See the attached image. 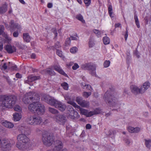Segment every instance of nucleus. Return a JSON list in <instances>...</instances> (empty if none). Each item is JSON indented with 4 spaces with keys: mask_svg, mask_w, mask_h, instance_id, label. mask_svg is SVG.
Here are the masks:
<instances>
[{
    "mask_svg": "<svg viewBox=\"0 0 151 151\" xmlns=\"http://www.w3.org/2000/svg\"><path fill=\"white\" fill-rule=\"evenodd\" d=\"M40 77L39 76H31L28 77V80L25 81V83H28L32 82L36 80L39 79Z\"/></svg>",
    "mask_w": 151,
    "mask_h": 151,
    "instance_id": "5701e85b",
    "label": "nucleus"
},
{
    "mask_svg": "<svg viewBox=\"0 0 151 151\" xmlns=\"http://www.w3.org/2000/svg\"><path fill=\"white\" fill-rule=\"evenodd\" d=\"M5 50L9 53H12L16 51V48L14 46L7 45L4 47Z\"/></svg>",
    "mask_w": 151,
    "mask_h": 151,
    "instance_id": "a211bd4d",
    "label": "nucleus"
},
{
    "mask_svg": "<svg viewBox=\"0 0 151 151\" xmlns=\"http://www.w3.org/2000/svg\"><path fill=\"white\" fill-rule=\"evenodd\" d=\"M13 120L15 122L19 121L22 118V116L21 114L17 113H14L13 114Z\"/></svg>",
    "mask_w": 151,
    "mask_h": 151,
    "instance_id": "4be33fe9",
    "label": "nucleus"
},
{
    "mask_svg": "<svg viewBox=\"0 0 151 151\" xmlns=\"http://www.w3.org/2000/svg\"><path fill=\"white\" fill-rule=\"evenodd\" d=\"M110 62L109 60H106L104 64V67L107 68L110 65Z\"/></svg>",
    "mask_w": 151,
    "mask_h": 151,
    "instance_id": "e433bc0d",
    "label": "nucleus"
},
{
    "mask_svg": "<svg viewBox=\"0 0 151 151\" xmlns=\"http://www.w3.org/2000/svg\"><path fill=\"white\" fill-rule=\"evenodd\" d=\"M78 38V37L77 35L74 36H71L70 38V40H77Z\"/></svg>",
    "mask_w": 151,
    "mask_h": 151,
    "instance_id": "79ce46f5",
    "label": "nucleus"
},
{
    "mask_svg": "<svg viewBox=\"0 0 151 151\" xmlns=\"http://www.w3.org/2000/svg\"><path fill=\"white\" fill-rule=\"evenodd\" d=\"M4 29V27L2 25L0 26V51L3 48V43H9L11 40V38L8 37L6 33L2 34Z\"/></svg>",
    "mask_w": 151,
    "mask_h": 151,
    "instance_id": "39448f33",
    "label": "nucleus"
},
{
    "mask_svg": "<svg viewBox=\"0 0 151 151\" xmlns=\"http://www.w3.org/2000/svg\"><path fill=\"white\" fill-rule=\"evenodd\" d=\"M47 6L49 8H51L52 6V4L51 3H49L48 4Z\"/></svg>",
    "mask_w": 151,
    "mask_h": 151,
    "instance_id": "5fc2aeb1",
    "label": "nucleus"
},
{
    "mask_svg": "<svg viewBox=\"0 0 151 151\" xmlns=\"http://www.w3.org/2000/svg\"><path fill=\"white\" fill-rule=\"evenodd\" d=\"M130 89L132 92L134 93H142L140 92L141 88H139L137 86L132 85L130 86Z\"/></svg>",
    "mask_w": 151,
    "mask_h": 151,
    "instance_id": "aec40b11",
    "label": "nucleus"
},
{
    "mask_svg": "<svg viewBox=\"0 0 151 151\" xmlns=\"http://www.w3.org/2000/svg\"><path fill=\"white\" fill-rule=\"evenodd\" d=\"M52 31L54 32L55 36H56L57 35L56 29L55 28H53L52 29Z\"/></svg>",
    "mask_w": 151,
    "mask_h": 151,
    "instance_id": "3c124183",
    "label": "nucleus"
},
{
    "mask_svg": "<svg viewBox=\"0 0 151 151\" xmlns=\"http://www.w3.org/2000/svg\"><path fill=\"white\" fill-rule=\"evenodd\" d=\"M19 33L15 31L13 34V36L15 37H17L18 36Z\"/></svg>",
    "mask_w": 151,
    "mask_h": 151,
    "instance_id": "8fccbe9b",
    "label": "nucleus"
},
{
    "mask_svg": "<svg viewBox=\"0 0 151 151\" xmlns=\"http://www.w3.org/2000/svg\"><path fill=\"white\" fill-rule=\"evenodd\" d=\"M55 146L53 150H49L47 151H59L63 148L62 142L59 140H57L55 142Z\"/></svg>",
    "mask_w": 151,
    "mask_h": 151,
    "instance_id": "4468645a",
    "label": "nucleus"
},
{
    "mask_svg": "<svg viewBox=\"0 0 151 151\" xmlns=\"http://www.w3.org/2000/svg\"><path fill=\"white\" fill-rule=\"evenodd\" d=\"M28 123L31 125H36L40 124L42 121L40 117H36L35 116H30L28 117L27 119Z\"/></svg>",
    "mask_w": 151,
    "mask_h": 151,
    "instance_id": "423d86ee",
    "label": "nucleus"
},
{
    "mask_svg": "<svg viewBox=\"0 0 151 151\" xmlns=\"http://www.w3.org/2000/svg\"><path fill=\"white\" fill-rule=\"evenodd\" d=\"M17 147L19 149L24 150L28 147L29 139L27 137L23 134H19L17 138Z\"/></svg>",
    "mask_w": 151,
    "mask_h": 151,
    "instance_id": "7ed1b4c3",
    "label": "nucleus"
},
{
    "mask_svg": "<svg viewBox=\"0 0 151 151\" xmlns=\"http://www.w3.org/2000/svg\"><path fill=\"white\" fill-rule=\"evenodd\" d=\"M128 37V33L127 32H126L125 34L124 35V38L126 41L127 40Z\"/></svg>",
    "mask_w": 151,
    "mask_h": 151,
    "instance_id": "4d7b16f0",
    "label": "nucleus"
},
{
    "mask_svg": "<svg viewBox=\"0 0 151 151\" xmlns=\"http://www.w3.org/2000/svg\"><path fill=\"white\" fill-rule=\"evenodd\" d=\"M61 86L65 90H68V85L66 82H64L61 83Z\"/></svg>",
    "mask_w": 151,
    "mask_h": 151,
    "instance_id": "473e14b6",
    "label": "nucleus"
},
{
    "mask_svg": "<svg viewBox=\"0 0 151 151\" xmlns=\"http://www.w3.org/2000/svg\"><path fill=\"white\" fill-rule=\"evenodd\" d=\"M150 83L148 81H147L143 83L140 88L141 93H145L150 88Z\"/></svg>",
    "mask_w": 151,
    "mask_h": 151,
    "instance_id": "2eb2a0df",
    "label": "nucleus"
},
{
    "mask_svg": "<svg viewBox=\"0 0 151 151\" xmlns=\"http://www.w3.org/2000/svg\"><path fill=\"white\" fill-rule=\"evenodd\" d=\"M66 118L62 115L55 116L53 118L54 121L60 124H63L65 121Z\"/></svg>",
    "mask_w": 151,
    "mask_h": 151,
    "instance_id": "ddd939ff",
    "label": "nucleus"
},
{
    "mask_svg": "<svg viewBox=\"0 0 151 151\" xmlns=\"http://www.w3.org/2000/svg\"><path fill=\"white\" fill-rule=\"evenodd\" d=\"M79 65L77 63H75L72 67L73 70H76L79 67Z\"/></svg>",
    "mask_w": 151,
    "mask_h": 151,
    "instance_id": "4c0bfd02",
    "label": "nucleus"
},
{
    "mask_svg": "<svg viewBox=\"0 0 151 151\" xmlns=\"http://www.w3.org/2000/svg\"><path fill=\"white\" fill-rule=\"evenodd\" d=\"M125 142L127 145H128L130 144L131 142V141L129 139H127L125 140Z\"/></svg>",
    "mask_w": 151,
    "mask_h": 151,
    "instance_id": "6e6d98bb",
    "label": "nucleus"
},
{
    "mask_svg": "<svg viewBox=\"0 0 151 151\" xmlns=\"http://www.w3.org/2000/svg\"><path fill=\"white\" fill-rule=\"evenodd\" d=\"M21 131L22 132H23L25 134H29L30 133V131H29V133H27V132H26V129L24 128V127H23V129H22V130H21Z\"/></svg>",
    "mask_w": 151,
    "mask_h": 151,
    "instance_id": "09e8293b",
    "label": "nucleus"
},
{
    "mask_svg": "<svg viewBox=\"0 0 151 151\" xmlns=\"http://www.w3.org/2000/svg\"><path fill=\"white\" fill-rule=\"evenodd\" d=\"M91 92L90 91L88 92H84L83 93V97L87 98L91 95Z\"/></svg>",
    "mask_w": 151,
    "mask_h": 151,
    "instance_id": "72a5a7b5",
    "label": "nucleus"
},
{
    "mask_svg": "<svg viewBox=\"0 0 151 151\" xmlns=\"http://www.w3.org/2000/svg\"><path fill=\"white\" fill-rule=\"evenodd\" d=\"M82 86L84 88H86V90H90L91 91L92 90L91 86L89 85L86 84L85 83H81Z\"/></svg>",
    "mask_w": 151,
    "mask_h": 151,
    "instance_id": "a878e982",
    "label": "nucleus"
},
{
    "mask_svg": "<svg viewBox=\"0 0 151 151\" xmlns=\"http://www.w3.org/2000/svg\"><path fill=\"white\" fill-rule=\"evenodd\" d=\"M84 3L86 6H88L91 3V0H84Z\"/></svg>",
    "mask_w": 151,
    "mask_h": 151,
    "instance_id": "37998d69",
    "label": "nucleus"
},
{
    "mask_svg": "<svg viewBox=\"0 0 151 151\" xmlns=\"http://www.w3.org/2000/svg\"><path fill=\"white\" fill-rule=\"evenodd\" d=\"M1 68L2 70H4L7 68V65L6 63H4L3 64L2 63L1 65Z\"/></svg>",
    "mask_w": 151,
    "mask_h": 151,
    "instance_id": "a19ab883",
    "label": "nucleus"
},
{
    "mask_svg": "<svg viewBox=\"0 0 151 151\" xmlns=\"http://www.w3.org/2000/svg\"><path fill=\"white\" fill-rule=\"evenodd\" d=\"M81 78L82 80L84 81H85L86 80L85 77L84 76H82Z\"/></svg>",
    "mask_w": 151,
    "mask_h": 151,
    "instance_id": "774afa93",
    "label": "nucleus"
},
{
    "mask_svg": "<svg viewBox=\"0 0 151 151\" xmlns=\"http://www.w3.org/2000/svg\"><path fill=\"white\" fill-rule=\"evenodd\" d=\"M112 97L111 96L109 98H106V102H108V104L110 105H113L115 103V100L114 99H112Z\"/></svg>",
    "mask_w": 151,
    "mask_h": 151,
    "instance_id": "393cba45",
    "label": "nucleus"
},
{
    "mask_svg": "<svg viewBox=\"0 0 151 151\" xmlns=\"http://www.w3.org/2000/svg\"><path fill=\"white\" fill-rule=\"evenodd\" d=\"M0 108L4 109V107L11 108L15 104L16 97L14 96H0Z\"/></svg>",
    "mask_w": 151,
    "mask_h": 151,
    "instance_id": "f03ea898",
    "label": "nucleus"
},
{
    "mask_svg": "<svg viewBox=\"0 0 151 151\" xmlns=\"http://www.w3.org/2000/svg\"><path fill=\"white\" fill-rule=\"evenodd\" d=\"M116 27H121V24L119 23L116 24L115 25Z\"/></svg>",
    "mask_w": 151,
    "mask_h": 151,
    "instance_id": "052dcab7",
    "label": "nucleus"
},
{
    "mask_svg": "<svg viewBox=\"0 0 151 151\" xmlns=\"http://www.w3.org/2000/svg\"><path fill=\"white\" fill-rule=\"evenodd\" d=\"M93 111V113H96V112L98 113H95V114H94L93 115H94V114H99L101 112V110L100 109L98 108V109H96L95 110H94L93 111Z\"/></svg>",
    "mask_w": 151,
    "mask_h": 151,
    "instance_id": "49530a36",
    "label": "nucleus"
},
{
    "mask_svg": "<svg viewBox=\"0 0 151 151\" xmlns=\"http://www.w3.org/2000/svg\"><path fill=\"white\" fill-rule=\"evenodd\" d=\"M16 77L17 78H20L22 77V76L18 73L16 74Z\"/></svg>",
    "mask_w": 151,
    "mask_h": 151,
    "instance_id": "bf43d9fd",
    "label": "nucleus"
},
{
    "mask_svg": "<svg viewBox=\"0 0 151 151\" xmlns=\"http://www.w3.org/2000/svg\"><path fill=\"white\" fill-rule=\"evenodd\" d=\"M78 51V48L75 47H73L71 48L70 50V52L73 54L76 53Z\"/></svg>",
    "mask_w": 151,
    "mask_h": 151,
    "instance_id": "2f4dec72",
    "label": "nucleus"
},
{
    "mask_svg": "<svg viewBox=\"0 0 151 151\" xmlns=\"http://www.w3.org/2000/svg\"><path fill=\"white\" fill-rule=\"evenodd\" d=\"M49 111L52 114H56L58 112V111L56 110L51 108H49Z\"/></svg>",
    "mask_w": 151,
    "mask_h": 151,
    "instance_id": "58836bf2",
    "label": "nucleus"
},
{
    "mask_svg": "<svg viewBox=\"0 0 151 151\" xmlns=\"http://www.w3.org/2000/svg\"><path fill=\"white\" fill-rule=\"evenodd\" d=\"M14 109L16 111L20 112L22 111L21 108L18 105H16Z\"/></svg>",
    "mask_w": 151,
    "mask_h": 151,
    "instance_id": "f704fd0d",
    "label": "nucleus"
},
{
    "mask_svg": "<svg viewBox=\"0 0 151 151\" xmlns=\"http://www.w3.org/2000/svg\"><path fill=\"white\" fill-rule=\"evenodd\" d=\"M136 24L137 27L138 28L140 27V24L139 23V22H137L135 23Z\"/></svg>",
    "mask_w": 151,
    "mask_h": 151,
    "instance_id": "69168bd1",
    "label": "nucleus"
},
{
    "mask_svg": "<svg viewBox=\"0 0 151 151\" xmlns=\"http://www.w3.org/2000/svg\"><path fill=\"white\" fill-rule=\"evenodd\" d=\"M94 45V44L92 42H90L89 43V46L90 47H92Z\"/></svg>",
    "mask_w": 151,
    "mask_h": 151,
    "instance_id": "680f3d73",
    "label": "nucleus"
},
{
    "mask_svg": "<svg viewBox=\"0 0 151 151\" xmlns=\"http://www.w3.org/2000/svg\"><path fill=\"white\" fill-rule=\"evenodd\" d=\"M76 18L77 19L81 22L82 23H85V21L83 19V17L81 15V14H79L76 15Z\"/></svg>",
    "mask_w": 151,
    "mask_h": 151,
    "instance_id": "7c9ffc66",
    "label": "nucleus"
},
{
    "mask_svg": "<svg viewBox=\"0 0 151 151\" xmlns=\"http://www.w3.org/2000/svg\"><path fill=\"white\" fill-rule=\"evenodd\" d=\"M42 140L43 143L47 146L51 145L53 142V137L52 136H48V135L44 134L43 135Z\"/></svg>",
    "mask_w": 151,
    "mask_h": 151,
    "instance_id": "1a4fd4ad",
    "label": "nucleus"
},
{
    "mask_svg": "<svg viewBox=\"0 0 151 151\" xmlns=\"http://www.w3.org/2000/svg\"><path fill=\"white\" fill-rule=\"evenodd\" d=\"M34 94L33 92L27 93L23 98V101L24 103L27 104L31 100L33 103L28 106L29 111L32 113L42 115L45 112L44 107L38 102L39 99L38 94H35L34 98L32 97Z\"/></svg>",
    "mask_w": 151,
    "mask_h": 151,
    "instance_id": "f257e3e1",
    "label": "nucleus"
},
{
    "mask_svg": "<svg viewBox=\"0 0 151 151\" xmlns=\"http://www.w3.org/2000/svg\"><path fill=\"white\" fill-rule=\"evenodd\" d=\"M109 15L111 18L114 17V14L113 11V10H109Z\"/></svg>",
    "mask_w": 151,
    "mask_h": 151,
    "instance_id": "a18cd8bd",
    "label": "nucleus"
},
{
    "mask_svg": "<svg viewBox=\"0 0 151 151\" xmlns=\"http://www.w3.org/2000/svg\"><path fill=\"white\" fill-rule=\"evenodd\" d=\"M81 67L83 69L85 70H88L89 69L88 68V64H87L82 65Z\"/></svg>",
    "mask_w": 151,
    "mask_h": 151,
    "instance_id": "c03bdc74",
    "label": "nucleus"
},
{
    "mask_svg": "<svg viewBox=\"0 0 151 151\" xmlns=\"http://www.w3.org/2000/svg\"><path fill=\"white\" fill-rule=\"evenodd\" d=\"M14 21L13 20H11L10 22V26L9 27H7V25L6 24V26L7 28L10 30L11 32L14 30H17L20 32L22 29L20 25L18 24H14Z\"/></svg>",
    "mask_w": 151,
    "mask_h": 151,
    "instance_id": "6e6552de",
    "label": "nucleus"
},
{
    "mask_svg": "<svg viewBox=\"0 0 151 151\" xmlns=\"http://www.w3.org/2000/svg\"><path fill=\"white\" fill-rule=\"evenodd\" d=\"M93 32L98 37H101L102 35V34L104 32V31L103 30L100 31L96 29H94L93 30Z\"/></svg>",
    "mask_w": 151,
    "mask_h": 151,
    "instance_id": "cd10ccee",
    "label": "nucleus"
},
{
    "mask_svg": "<svg viewBox=\"0 0 151 151\" xmlns=\"http://www.w3.org/2000/svg\"><path fill=\"white\" fill-rule=\"evenodd\" d=\"M127 129L129 132L131 133H137L139 132L140 130V128L139 127L134 128L131 126H128Z\"/></svg>",
    "mask_w": 151,
    "mask_h": 151,
    "instance_id": "6ab92c4d",
    "label": "nucleus"
},
{
    "mask_svg": "<svg viewBox=\"0 0 151 151\" xmlns=\"http://www.w3.org/2000/svg\"><path fill=\"white\" fill-rule=\"evenodd\" d=\"M23 36V39L26 42H29L30 41V37L28 33H24Z\"/></svg>",
    "mask_w": 151,
    "mask_h": 151,
    "instance_id": "bb28decb",
    "label": "nucleus"
},
{
    "mask_svg": "<svg viewBox=\"0 0 151 151\" xmlns=\"http://www.w3.org/2000/svg\"><path fill=\"white\" fill-rule=\"evenodd\" d=\"M19 1L22 4H25V2L24 1V0H19Z\"/></svg>",
    "mask_w": 151,
    "mask_h": 151,
    "instance_id": "338daca9",
    "label": "nucleus"
},
{
    "mask_svg": "<svg viewBox=\"0 0 151 151\" xmlns=\"http://www.w3.org/2000/svg\"><path fill=\"white\" fill-rule=\"evenodd\" d=\"M56 53L57 55L59 57L63 58V55L62 54V52L61 51L59 50H57L56 51Z\"/></svg>",
    "mask_w": 151,
    "mask_h": 151,
    "instance_id": "ea45409f",
    "label": "nucleus"
},
{
    "mask_svg": "<svg viewBox=\"0 0 151 151\" xmlns=\"http://www.w3.org/2000/svg\"><path fill=\"white\" fill-rule=\"evenodd\" d=\"M65 99L68 101V103L72 105L76 108L79 109L81 112V114L83 115L86 116V117H89L93 115L95 113H93V111H88L87 110L83 109L81 108L80 106L77 105L73 101L70 100V98L68 95H66L64 96ZM98 113V112L96 113Z\"/></svg>",
    "mask_w": 151,
    "mask_h": 151,
    "instance_id": "20e7f679",
    "label": "nucleus"
},
{
    "mask_svg": "<svg viewBox=\"0 0 151 151\" xmlns=\"http://www.w3.org/2000/svg\"><path fill=\"white\" fill-rule=\"evenodd\" d=\"M145 145L148 148H150L151 146V139H146L145 140Z\"/></svg>",
    "mask_w": 151,
    "mask_h": 151,
    "instance_id": "c756f323",
    "label": "nucleus"
},
{
    "mask_svg": "<svg viewBox=\"0 0 151 151\" xmlns=\"http://www.w3.org/2000/svg\"><path fill=\"white\" fill-rule=\"evenodd\" d=\"M36 57V55L35 54H32L31 55V57L32 58H35Z\"/></svg>",
    "mask_w": 151,
    "mask_h": 151,
    "instance_id": "0e129e2a",
    "label": "nucleus"
},
{
    "mask_svg": "<svg viewBox=\"0 0 151 151\" xmlns=\"http://www.w3.org/2000/svg\"><path fill=\"white\" fill-rule=\"evenodd\" d=\"M45 101L49 104L54 106L57 104L58 101L55 100L54 98L49 95H46L43 97Z\"/></svg>",
    "mask_w": 151,
    "mask_h": 151,
    "instance_id": "9b49d317",
    "label": "nucleus"
},
{
    "mask_svg": "<svg viewBox=\"0 0 151 151\" xmlns=\"http://www.w3.org/2000/svg\"><path fill=\"white\" fill-rule=\"evenodd\" d=\"M95 70L96 68L95 67H92V68L91 69L90 73L93 76H96Z\"/></svg>",
    "mask_w": 151,
    "mask_h": 151,
    "instance_id": "c9c22d12",
    "label": "nucleus"
},
{
    "mask_svg": "<svg viewBox=\"0 0 151 151\" xmlns=\"http://www.w3.org/2000/svg\"><path fill=\"white\" fill-rule=\"evenodd\" d=\"M91 128V126L89 124H87L86 125V129H90Z\"/></svg>",
    "mask_w": 151,
    "mask_h": 151,
    "instance_id": "13d9d810",
    "label": "nucleus"
},
{
    "mask_svg": "<svg viewBox=\"0 0 151 151\" xmlns=\"http://www.w3.org/2000/svg\"><path fill=\"white\" fill-rule=\"evenodd\" d=\"M70 42V40L69 38H67L65 42V45L67 46L69 45Z\"/></svg>",
    "mask_w": 151,
    "mask_h": 151,
    "instance_id": "de8ad7c7",
    "label": "nucleus"
},
{
    "mask_svg": "<svg viewBox=\"0 0 151 151\" xmlns=\"http://www.w3.org/2000/svg\"><path fill=\"white\" fill-rule=\"evenodd\" d=\"M149 113L147 111H145L144 112L143 115L145 117H147L149 116Z\"/></svg>",
    "mask_w": 151,
    "mask_h": 151,
    "instance_id": "603ef678",
    "label": "nucleus"
},
{
    "mask_svg": "<svg viewBox=\"0 0 151 151\" xmlns=\"http://www.w3.org/2000/svg\"><path fill=\"white\" fill-rule=\"evenodd\" d=\"M12 69L14 70H17V66L16 65H14L12 67Z\"/></svg>",
    "mask_w": 151,
    "mask_h": 151,
    "instance_id": "e2e57ef3",
    "label": "nucleus"
},
{
    "mask_svg": "<svg viewBox=\"0 0 151 151\" xmlns=\"http://www.w3.org/2000/svg\"><path fill=\"white\" fill-rule=\"evenodd\" d=\"M69 112L68 113V117L73 119H76L79 118L80 115L77 112L75 111L71 106H69Z\"/></svg>",
    "mask_w": 151,
    "mask_h": 151,
    "instance_id": "9d476101",
    "label": "nucleus"
},
{
    "mask_svg": "<svg viewBox=\"0 0 151 151\" xmlns=\"http://www.w3.org/2000/svg\"><path fill=\"white\" fill-rule=\"evenodd\" d=\"M76 101L81 106L84 107H87L89 106V102L88 101H83L81 97L78 96L76 99Z\"/></svg>",
    "mask_w": 151,
    "mask_h": 151,
    "instance_id": "f8f14e48",
    "label": "nucleus"
},
{
    "mask_svg": "<svg viewBox=\"0 0 151 151\" xmlns=\"http://www.w3.org/2000/svg\"><path fill=\"white\" fill-rule=\"evenodd\" d=\"M12 144L7 139L1 140L0 138V148L3 150H9L11 147Z\"/></svg>",
    "mask_w": 151,
    "mask_h": 151,
    "instance_id": "0eeeda50",
    "label": "nucleus"
},
{
    "mask_svg": "<svg viewBox=\"0 0 151 151\" xmlns=\"http://www.w3.org/2000/svg\"><path fill=\"white\" fill-rule=\"evenodd\" d=\"M52 69L55 70L60 74L64 76H67V75L61 68L58 65H54L52 67Z\"/></svg>",
    "mask_w": 151,
    "mask_h": 151,
    "instance_id": "dca6fc26",
    "label": "nucleus"
},
{
    "mask_svg": "<svg viewBox=\"0 0 151 151\" xmlns=\"http://www.w3.org/2000/svg\"><path fill=\"white\" fill-rule=\"evenodd\" d=\"M103 42L104 45H107L109 44L110 40L109 37L105 36L103 38Z\"/></svg>",
    "mask_w": 151,
    "mask_h": 151,
    "instance_id": "c85d7f7f",
    "label": "nucleus"
},
{
    "mask_svg": "<svg viewBox=\"0 0 151 151\" xmlns=\"http://www.w3.org/2000/svg\"><path fill=\"white\" fill-rule=\"evenodd\" d=\"M134 19L135 23L137 22H139L137 17L136 15L134 16Z\"/></svg>",
    "mask_w": 151,
    "mask_h": 151,
    "instance_id": "864d4df0",
    "label": "nucleus"
},
{
    "mask_svg": "<svg viewBox=\"0 0 151 151\" xmlns=\"http://www.w3.org/2000/svg\"><path fill=\"white\" fill-rule=\"evenodd\" d=\"M55 107L61 111H64L66 108L65 105L59 101H58L57 102V104H55Z\"/></svg>",
    "mask_w": 151,
    "mask_h": 151,
    "instance_id": "f3484780",
    "label": "nucleus"
},
{
    "mask_svg": "<svg viewBox=\"0 0 151 151\" xmlns=\"http://www.w3.org/2000/svg\"><path fill=\"white\" fill-rule=\"evenodd\" d=\"M42 73L45 74H49L50 75H53L55 74V72L52 70L51 69L48 68L46 70H45L42 72Z\"/></svg>",
    "mask_w": 151,
    "mask_h": 151,
    "instance_id": "b1692460",
    "label": "nucleus"
},
{
    "mask_svg": "<svg viewBox=\"0 0 151 151\" xmlns=\"http://www.w3.org/2000/svg\"><path fill=\"white\" fill-rule=\"evenodd\" d=\"M2 125L9 128H12L14 127L13 124L7 121H4L1 122Z\"/></svg>",
    "mask_w": 151,
    "mask_h": 151,
    "instance_id": "412c9836",
    "label": "nucleus"
}]
</instances>
